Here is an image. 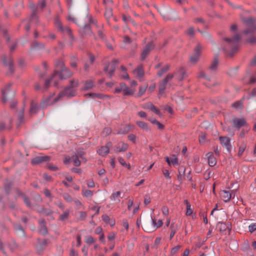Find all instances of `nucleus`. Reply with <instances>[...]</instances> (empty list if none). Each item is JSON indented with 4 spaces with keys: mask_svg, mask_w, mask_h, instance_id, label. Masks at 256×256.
Wrapping results in <instances>:
<instances>
[{
    "mask_svg": "<svg viewBox=\"0 0 256 256\" xmlns=\"http://www.w3.org/2000/svg\"><path fill=\"white\" fill-rule=\"evenodd\" d=\"M70 66L73 68H76V59L74 56H72L71 58Z\"/></svg>",
    "mask_w": 256,
    "mask_h": 256,
    "instance_id": "nucleus-52",
    "label": "nucleus"
},
{
    "mask_svg": "<svg viewBox=\"0 0 256 256\" xmlns=\"http://www.w3.org/2000/svg\"><path fill=\"white\" fill-rule=\"evenodd\" d=\"M78 86V80H71L70 86H67L64 92L60 93L58 96H54V94L50 95L41 103V106L44 108L47 106L52 105L56 103L60 98L64 96H66L68 97L74 96L76 94V90Z\"/></svg>",
    "mask_w": 256,
    "mask_h": 256,
    "instance_id": "nucleus-2",
    "label": "nucleus"
},
{
    "mask_svg": "<svg viewBox=\"0 0 256 256\" xmlns=\"http://www.w3.org/2000/svg\"><path fill=\"white\" fill-rule=\"evenodd\" d=\"M102 220L106 222V223H109L111 226H113L114 224V223H112V222H110V218L108 217V216H106V215H104L102 216Z\"/></svg>",
    "mask_w": 256,
    "mask_h": 256,
    "instance_id": "nucleus-53",
    "label": "nucleus"
},
{
    "mask_svg": "<svg viewBox=\"0 0 256 256\" xmlns=\"http://www.w3.org/2000/svg\"><path fill=\"white\" fill-rule=\"evenodd\" d=\"M165 159L168 165H170V164H178V160L176 157H175V156H174L170 160L169 158L167 156L165 158Z\"/></svg>",
    "mask_w": 256,
    "mask_h": 256,
    "instance_id": "nucleus-36",
    "label": "nucleus"
},
{
    "mask_svg": "<svg viewBox=\"0 0 256 256\" xmlns=\"http://www.w3.org/2000/svg\"><path fill=\"white\" fill-rule=\"evenodd\" d=\"M54 24L56 27L60 31L64 34H68L70 36V38H72L71 30L68 26L64 27L60 22L58 19H56Z\"/></svg>",
    "mask_w": 256,
    "mask_h": 256,
    "instance_id": "nucleus-10",
    "label": "nucleus"
},
{
    "mask_svg": "<svg viewBox=\"0 0 256 256\" xmlns=\"http://www.w3.org/2000/svg\"><path fill=\"white\" fill-rule=\"evenodd\" d=\"M34 48L38 49H42L44 48V44L43 43L35 42L33 44Z\"/></svg>",
    "mask_w": 256,
    "mask_h": 256,
    "instance_id": "nucleus-46",
    "label": "nucleus"
},
{
    "mask_svg": "<svg viewBox=\"0 0 256 256\" xmlns=\"http://www.w3.org/2000/svg\"><path fill=\"white\" fill-rule=\"evenodd\" d=\"M169 68L170 67L168 66H164V68H162V70H160V71L158 72V76H161L164 74L166 73V72L168 71Z\"/></svg>",
    "mask_w": 256,
    "mask_h": 256,
    "instance_id": "nucleus-41",
    "label": "nucleus"
},
{
    "mask_svg": "<svg viewBox=\"0 0 256 256\" xmlns=\"http://www.w3.org/2000/svg\"><path fill=\"white\" fill-rule=\"evenodd\" d=\"M180 248V246H178L172 248L171 250V254H176Z\"/></svg>",
    "mask_w": 256,
    "mask_h": 256,
    "instance_id": "nucleus-60",
    "label": "nucleus"
},
{
    "mask_svg": "<svg viewBox=\"0 0 256 256\" xmlns=\"http://www.w3.org/2000/svg\"><path fill=\"white\" fill-rule=\"evenodd\" d=\"M168 83L162 80L159 86V94H162L165 90L166 86Z\"/></svg>",
    "mask_w": 256,
    "mask_h": 256,
    "instance_id": "nucleus-32",
    "label": "nucleus"
},
{
    "mask_svg": "<svg viewBox=\"0 0 256 256\" xmlns=\"http://www.w3.org/2000/svg\"><path fill=\"white\" fill-rule=\"evenodd\" d=\"M94 60V56L92 54H90L89 60L84 65V69L86 71H88V70L90 66L93 64Z\"/></svg>",
    "mask_w": 256,
    "mask_h": 256,
    "instance_id": "nucleus-30",
    "label": "nucleus"
},
{
    "mask_svg": "<svg viewBox=\"0 0 256 256\" xmlns=\"http://www.w3.org/2000/svg\"><path fill=\"white\" fill-rule=\"evenodd\" d=\"M154 48V45L152 42L148 44L145 48L144 49L142 54L141 58L142 60H144L146 56L150 53V52Z\"/></svg>",
    "mask_w": 256,
    "mask_h": 256,
    "instance_id": "nucleus-14",
    "label": "nucleus"
},
{
    "mask_svg": "<svg viewBox=\"0 0 256 256\" xmlns=\"http://www.w3.org/2000/svg\"><path fill=\"white\" fill-rule=\"evenodd\" d=\"M176 74L178 75V78L180 80H182L184 78H186L187 76L183 68H180L178 70Z\"/></svg>",
    "mask_w": 256,
    "mask_h": 256,
    "instance_id": "nucleus-33",
    "label": "nucleus"
},
{
    "mask_svg": "<svg viewBox=\"0 0 256 256\" xmlns=\"http://www.w3.org/2000/svg\"><path fill=\"white\" fill-rule=\"evenodd\" d=\"M179 228L180 225L174 222H172L170 226V231L174 232H176Z\"/></svg>",
    "mask_w": 256,
    "mask_h": 256,
    "instance_id": "nucleus-43",
    "label": "nucleus"
},
{
    "mask_svg": "<svg viewBox=\"0 0 256 256\" xmlns=\"http://www.w3.org/2000/svg\"><path fill=\"white\" fill-rule=\"evenodd\" d=\"M83 32L85 34H89L92 32L89 25H84L83 27Z\"/></svg>",
    "mask_w": 256,
    "mask_h": 256,
    "instance_id": "nucleus-49",
    "label": "nucleus"
},
{
    "mask_svg": "<svg viewBox=\"0 0 256 256\" xmlns=\"http://www.w3.org/2000/svg\"><path fill=\"white\" fill-rule=\"evenodd\" d=\"M135 92V88L129 87L123 82L120 83V86L116 88L114 90L115 93L122 92L123 94L126 96H132Z\"/></svg>",
    "mask_w": 256,
    "mask_h": 256,
    "instance_id": "nucleus-4",
    "label": "nucleus"
},
{
    "mask_svg": "<svg viewBox=\"0 0 256 256\" xmlns=\"http://www.w3.org/2000/svg\"><path fill=\"white\" fill-rule=\"evenodd\" d=\"M11 128V124H6V122H0V130H10Z\"/></svg>",
    "mask_w": 256,
    "mask_h": 256,
    "instance_id": "nucleus-39",
    "label": "nucleus"
},
{
    "mask_svg": "<svg viewBox=\"0 0 256 256\" xmlns=\"http://www.w3.org/2000/svg\"><path fill=\"white\" fill-rule=\"evenodd\" d=\"M184 202L186 204V214L187 216H190L192 213V210L191 208V206L187 200H184Z\"/></svg>",
    "mask_w": 256,
    "mask_h": 256,
    "instance_id": "nucleus-40",
    "label": "nucleus"
},
{
    "mask_svg": "<svg viewBox=\"0 0 256 256\" xmlns=\"http://www.w3.org/2000/svg\"><path fill=\"white\" fill-rule=\"evenodd\" d=\"M46 240L42 241V246H36V248L38 250H42L44 249V248L46 246Z\"/></svg>",
    "mask_w": 256,
    "mask_h": 256,
    "instance_id": "nucleus-59",
    "label": "nucleus"
},
{
    "mask_svg": "<svg viewBox=\"0 0 256 256\" xmlns=\"http://www.w3.org/2000/svg\"><path fill=\"white\" fill-rule=\"evenodd\" d=\"M256 230V223H252L248 226V231L250 233Z\"/></svg>",
    "mask_w": 256,
    "mask_h": 256,
    "instance_id": "nucleus-50",
    "label": "nucleus"
},
{
    "mask_svg": "<svg viewBox=\"0 0 256 256\" xmlns=\"http://www.w3.org/2000/svg\"><path fill=\"white\" fill-rule=\"evenodd\" d=\"M79 214H80L79 218L80 220H84V219H85L86 218V212H79Z\"/></svg>",
    "mask_w": 256,
    "mask_h": 256,
    "instance_id": "nucleus-62",
    "label": "nucleus"
},
{
    "mask_svg": "<svg viewBox=\"0 0 256 256\" xmlns=\"http://www.w3.org/2000/svg\"><path fill=\"white\" fill-rule=\"evenodd\" d=\"M72 157L70 158V156H66L65 157L64 159V164H70V162H72Z\"/></svg>",
    "mask_w": 256,
    "mask_h": 256,
    "instance_id": "nucleus-63",
    "label": "nucleus"
},
{
    "mask_svg": "<svg viewBox=\"0 0 256 256\" xmlns=\"http://www.w3.org/2000/svg\"><path fill=\"white\" fill-rule=\"evenodd\" d=\"M233 193H234V190H232L230 191L223 190L220 191V196L224 202H226L230 201V198H232Z\"/></svg>",
    "mask_w": 256,
    "mask_h": 256,
    "instance_id": "nucleus-12",
    "label": "nucleus"
},
{
    "mask_svg": "<svg viewBox=\"0 0 256 256\" xmlns=\"http://www.w3.org/2000/svg\"><path fill=\"white\" fill-rule=\"evenodd\" d=\"M148 108H149L152 111L154 112L156 114H157L160 116H162V114L160 111L156 109V107L152 104H148Z\"/></svg>",
    "mask_w": 256,
    "mask_h": 256,
    "instance_id": "nucleus-35",
    "label": "nucleus"
},
{
    "mask_svg": "<svg viewBox=\"0 0 256 256\" xmlns=\"http://www.w3.org/2000/svg\"><path fill=\"white\" fill-rule=\"evenodd\" d=\"M83 154H84L83 152L78 153V154H74L72 156V162L74 163V166H80V162L79 160L78 157L80 156L82 158Z\"/></svg>",
    "mask_w": 256,
    "mask_h": 256,
    "instance_id": "nucleus-19",
    "label": "nucleus"
},
{
    "mask_svg": "<svg viewBox=\"0 0 256 256\" xmlns=\"http://www.w3.org/2000/svg\"><path fill=\"white\" fill-rule=\"evenodd\" d=\"M173 12H174L172 10L167 12L166 10L163 9L162 10L161 14L164 19L170 20L172 18L170 16V15Z\"/></svg>",
    "mask_w": 256,
    "mask_h": 256,
    "instance_id": "nucleus-29",
    "label": "nucleus"
},
{
    "mask_svg": "<svg viewBox=\"0 0 256 256\" xmlns=\"http://www.w3.org/2000/svg\"><path fill=\"white\" fill-rule=\"evenodd\" d=\"M206 156L208 160V164L210 166H214L216 163V158L214 156L212 152H208L206 154Z\"/></svg>",
    "mask_w": 256,
    "mask_h": 256,
    "instance_id": "nucleus-20",
    "label": "nucleus"
},
{
    "mask_svg": "<svg viewBox=\"0 0 256 256\" xmlns=\"http://www.w3.org/2000/svg\"><path fill=\"white\" fill-rule=\"evenodd\" d=\"M120 194L121 192L120 191L114 192L112 193L110 196L111 200L114 202L116 204H118L120 201Z\"/></svg>",
    "mask_w": 256,
    "mask_h": 256,
    "instance_id": "nucleus-18",
    "label": "nucleus"
},
{
    "mask_svg": "<svg viewBox=\"0 0 256 256\" xmlns=\"http://www.w3.org/2000/svg\"><path fill=\"white\" fill-rule=\"evenodd\" d=\"M82 194L86 198H91L93 195L92 192L90 190L82 191Z\"/></svg>",
    "mask_w": 256,
    "mask_h": 256,
    "instance_id": "nucleus-45",
    "label": "nucleus"
},
{
    "mask_svg": "<svg viewBox=\"0 0 256 256\" xmlns=\"http://www.w3.org/2000/svg\"><path fill=\"white\" fill-rule=\"evenodd\" d=\"M11 85V84H8L6 86V88H4L2 90V101L3 102H6L7 94L9 90V88L10 87Z\"/></svg>",
    "mask_w": 256,
    "mask_h": 256,
    "instance_id": "nucleus-24",
    "label": "nucleus"
},
{
    "mask_svg": "<svg viewBox=\"0 0 256 256\" xmlns=\"http://www.w3.org/2000/svg\"><path fill=\"white\" fill-rule=\"evenodd\" d=\"M232 106L236 109L240 108L242 106V102L241 101L236 102L232 104Z\"/></svg>",
    "mask_w": 256,
    "mask_h": 256,
    "instance_id": "nucleus-51",
    "label": "nucleus"
},
{
    "mask_svg": "<svg viewBox=\"0 0 256 256\" xmlns=\"http://www.w3.org/2000/svg\"><path fill=\"white\" fill-rule=\"evenodd\" d=\"M112 146L111 142H108L106 146H102L97 150V152L100 156H106L110 148Z\"/></svg>",
    "mask_w": 256,
    "mask_h": 256,
    "instance_id": "nucleus-11",
    "label": "nucleus"
},
{
    "mask_svg": "<svg viewBox=\"0 0 256 256\" xmlns=\"http://www.w3.org/2000/svg\"><path fill=\"white\" fill-rule=\"evenodd\" d=\"M86 184L90 188H92L94 186V183L92 180H88L86 182Z\"/></svg>",
    "mask_w": 256,
    "mask_h": 256,
    "instance_id": "nucleus-61",
    "label": "nucleus"
},
{
    "mask_svg": "<svg viewBox=\"0 0 256 256\" xmlns=\"http://www.w3.org/2000/svg\"><path fill=\"white\" fill-rule=\"evenodd\" d=\"M50 157L48 156H37L32 160V163L34 164H38L42 162H46L49 160Z\"/></svg>",
    "mask_w": 256,
    "mask_h": 256,
    "instance_id": "nucleus-21",
    "label": "nucleus"
},
{
    "mask_svg": "<svg viewBox=\"0 0 256 256\" xmlns=\"http://www.w3.org/2000/svg\"><path fill=\"white\" fill-rule=\"evenodd\" d=\"M233 126L239 130L241 127L247 126L246 120L244 118H234L232 120Z\"/></svg>",
    "mask_w": 256,
    "mask_h": 256,
    "instance_id": "nucleus-13",
    "label": "nucleus"
},
{
    "mask_svg": "<svg viewBox=\"0 0 256 256\" xmlns=\"http://www.w3.org/2000/svg\"><path fill=\"white\" fill-rule=\"evenodd\" d=\"M185 168L184 166H180L178 170V180L182 182L184 178Z\"/></svg>",
    "mask_w": 256,
    "mask_h": 256,
    "instance_id": "nucleus-27",
    "label": "nucleus"
},
{
    "mask_svg": "<svg viewBox=\"0 0 256 256\" xmlns=\"http://www.w3.org/2000/svg\"><path fill=\"white\" fill-rule=\"evenodd\" d=\"M2 62L4 64H6L8 67V73L12 74L14 72V70L12 67L13 62L11 58H9L7 60L6 56L2 58Z\"/></svg>",
    "mask_w": 256,
    "mask_h": 256,
    "instance_id": "nucleus-17",
    "label": "nucleus"
},
{
    "mask_svg": "<svg viewBox=\"0 0 256 256\" xmlns=\"http://www.w3.org/2000/svg\"><path fill=\"white\" fill-rule=\"evenodd\" d=\"M128 139L129 140L133 142L134 143H135L136 140V136L135 135H134L133 134H130L128 135Z\"/></svg>",
    "mask_w": 256,
    "mask_h": 256,
    "instance_id": "nucleus-56",
    "label": "nucleus"
},
{
    "mask_svg": "<svg viewBox=\"0 0 256 256\" xmlns=\"http://www.w3.org/2000/svg\"><path fill=\"white\" fill-rule=\"evenodd\" d=\"M64 198L66 201L70 202L72 200V198L71 196L68 194H64L63 195Z\"/></svg>",
    "mask_w": 256,
    "mask_h": 256,
    "instance_id": "nucleus-58",
    "label": "nucleus"
},
{
    "mask_svg": "<svg viewBox=\"0 0 256 256\" xmlns=\"http://www.w3.org/2000/svg\"><path fill=\"white\" fill-rule=\"evenodd\" d=\"M162 210L164 215L166 216L168 214V209L166 206H163Z\"/></svg>",
    "mask_w": 256,
    "mask_h": 256,
    "instance_id": "nucleus-64",
    "label": "nucleus"
},
{
    "mask_svg": "<svg viewBox=\"0 0 256 256\" xmlns=\"http://www.w3.org/2000/svg\"><path fill=\"white\" fill-rule=\"evenodd\" d=\"M242 21L248 26V28L244 32L245 34H250L256 30V27L254 26L256 20L254 18L252 17L244 18Z\"/></svg>",
    "mask_w": 256,
    "mask_h": 256,
    "instance_id": "nucleus-6",
    "label": "nucleus"
},
{
    "mask_svg": "<svg viewBox=\"0 0 256 256\" xmlns=\"http://www.w3.org/2000/svg\"><path fill=\"white\" fill-rule=\"evenodd\" d=\"M128 148V144L123 142H119L116 146L114 147V151L116 152H125Z\"/></svg>",
    "mask_w": 256,
    "mask_h": 256,
    "instance_id": "nucleus-16",
    "label": "nucleus"
},
{
    "mask_svg": "<svg viewBox=\"0 0 256 256\" xmlns=\"http://www.w3.org/2000/svg\"><path fill=\"white\" fill-rule=\"evenodd\" d=\"M220 140L221 144L224 146L228 150H230L231 144L230 138H229L221 136L220 138Z\"/></svg>",
    "mask_w": 256,
    "mask_h": 256,
    "instance_id": "nucleus-15",
    "label": "nucleus"
},
{
    "mask_svg": "<svg viewBox=\"0 0 256 256\" xmlns=\"http://www.w3.org/2000/svg\"><path fill=\"white\" fill-rule=\"evenodd\" d=\"M241 39L240 34H236L232 38H226L224 40L226 42L228 48L226 50L228 54L232 56L238 50L239 42Z\"/></svg>",
    "mask_w": 256,
    "mask_h": 256,
    "instance_id": "nucleus-3",
    "label": "nucleus"
},
{
    "mask_svg": "<svg viewBox=\"0 0 256 256\" xmlns=\"http://www.w3.org/2000/svg\"><path fill=\"white\" fill-rule=\"evenodd\" d=\"M105 16L107 18H110L112 16V10L110 8H108L106 9L105 14Z\"/></svg>",
    "mask_w": 256,
    "mask_h": 256,
    "instance_id": "nucleus-47",
    "label": "nucleus"
},
{
    "mask_svg": "<svg viewBox=\"0 0 256 256\" xmlns=\"http://www.w3.org/2000/svg\"><path fill=\"white\" fill-rule=\"evenodd\" d=\"M46 6V2L44 0H42L39 2L36 8L34 4H30V7L32 10V14L31 16V18L30 20L32 22H37L38 17L36 14V10L37 9L41 8H42Z\"/></svg>",
    "mask_w": 256,
    "mask_h": 256,
    "instance_id": "nucleus-7",
    "label": "nucleus"
},
{
    "mask_svg": "<svg viewBox=\"0 0 256 256\" xmlns=\"http://www.w3.org/2000/svg\"><path fill=\"white\" fill-rule=\"evenodd\" d=\"M151 220L152 226L150 227L148 224H144V229L148 232H150L156 230L158 228L160 227L163 224V222L161 220H158V222H156L154 219L152 218Z\"/></svg>",
    "mask_w": 256,
    "mask_h": 256,
    "instance_id": "nucleus-5",
    "label": "nucleus"
},
{
    "mask_svg": "<svg viewBox=\"0 0 256 256\" xmlns=\"http://www.w3.org/2000/svg\"><path fill=\"white\" fill-rule=\"evenodd\" d=\"M136 124L138 125V126L141 129L148 132L150 130V128L148 126V124L142 121H136Z\"/></svg>",
    "mask_w": 256,
    "mask_h": 256,
    "instance_id": "nucleus-25",
    "label": "nucleus"
},
{
    "mask_svg": "<svg viewBox=\"0 0 256 256\" xmlns=\"http://www.w3.org/2000/svg\"><path fill=\"white\" fill-rule=\"evenodd\" d=\"M244 150H245V146H240L238 150V156H242V154Z\"/></svg>",
    "mask_w": 256,
    "mask_h": 256,
    "instance_id": "nucleus-57",
    "label": "nucleus"
},
{
    "mask_svg": "<svg viewBox=\"0 0 256 256\" xmlns=\"http://www.w3.org/2000/svg\"><path fill=\"white\" fill-rule=\"evenodd\" d=\"M38 110V106L36 104L32 102L31 103L30 108V114H33L37 112Z\"/></svg>",
    "mask_w": 256,
    "mask_h": 256,
    "instance_id": "nucleus-34",
    "label": "nucleus"
},
{
    "mask_svg": "<svg viewBox=\"0 0 256 256\" xmlns=\"http://www.w3.org/2000/svg\"><path fill=\"white\" fill-rule=\"evenodd\" d=\"M118 63V61L114 60L104 67V71L108 76L110 78L113 76Z\"/></svg>",
    "mask_w": 256,
    "mask_h": 256,
    "instance_id": "nucleus-9",
    "label": "nucleus"
},
{
    "mask_svg": "<svg viewBox=\"0 0 256 256\" xmlns=\"http://www.w3.org/2000/svg\"><path fill=\"white\" fill-rule=\"evenodd\" d=\"M45 221L44 220H42L40 221V228L39 232L42 235H44L47 233V228L45 226Z\"/></svg>",
    "mask_w": 256,
    "mask_h": 256,
    "instance_id": "nucleus-26",
    "label": "nucleus"
},
{
    "mask_svg": "<svg viewBox=\"0 0 256 256\" xmlns=\"http://www.w3.org/2000/svg\"><path fill=\"white\" fill-rule=\"evenodd\" d=\"M218 64V58L217 57H215L214 60L210 65L208 70L212 73L214 72L217 68Z\"/></svg>",
    "mask_w": 256,
    "mask_h": 256,
    "instance_id": "nucleus-22",
    "label": "nucleus"
},
{
    "mask_svg": "<svg viewBox=\"0 0 256 256\" xmlns=\"http://www.w3.org/2000/svg\"><path fill=\"white\" fill-rule=\"evenodd\" d=\"M86 95L90 97H92V98H102L104 97H108L107 96H104L100 94H97V93H89L88 94Z\"/></svg>",
    "mask_w": 256,
    "mask_h": 256,
    "instance_id": "nucleus-38",
    "label": "nucleus"
},
{
    "mask_svg": "<svg viewBox=\"0 0 256 256\" xmlns=\"http://www.w3.org/2000/svg\"><path fill=\"white\" fill-rule=\"evenodd\" d=\"M147 88H148L147 85H146L144 86H140L139 89L138 96H141L142 95H143L144 94V93L145 92Z\"/></svg>",
    "mask_w": 256,
    "mask_h": 256,
    "instance_id": "nucleus-44",
    "label": "nucleus"
},
{
    "mask_svg": "<svg viewBox=\"0 0 256 256\" xmlns=\"http://www.w3.org/2000/svg\"><path fill=\"white\" fill-rule=\"evenodd\" d=\"M116 236V233L114 232H112L109 234L108 235V240H112L115 238Z\"/></svg>",
    "mask_w": 256,
    "mask_h": 256,
    "instance_id": "nucleus-54",
    "label": "nucleus"
},
{
    "mask_svg": "<svg viewBox=\"0 0 256 256\" xmlns=\"http://www.w3.org/2000/svg\"><path fill=\"white\" fill-rule=\"evenodd\" d=\"M69 214V211L66 210L62 214L60 215V219L62 220H64L68 218Z\"/></svg>",
    "mask_w": 256,
    "mask_h": 256,
    "instance_id": "nucleus-48",
    "label": "nucleus"
},
{
    "mask_svg": "<svg viewBox=\"0 0 256 256\" xmlns=\"http://www.w3.org/2000/svg\"><path fill=\"white\" fill-rule=\"evenodd\" d=\"M134 74L138 78H141L144 76V70L142 66H139L133 71Z\"/></svg>",
    "mask_w": 256,
    "mask_h": 256,
    "instance_id": "nucleus-23",
    "label": "nucleus"
},
{
    "mask_svg": "<svg viewBox=\"0 0 256 256\" xmlns=\"http://www.w3.org/2000/svg\"><path fill=\"white\" fill-rule=\"evenodd\" d=\"M187 34L190 36H193L194 34V28L192 27L190 28L187 30Z\"/></svg>",
    "mask_w": 256,
    "mask_h": 256,
    "instance_id": "nucleus-55",
    "label": "nucleus"
},
{
    "mask_svg": "<svg viewBox=\"0 0 256 256\" xmlns=\"http://www.w3.org/2000/svg\"><path fill=\"white\" fill-rule=\"evenodd\" d=\"M122 20L126 22V23H132V24L135 25V22L134 20L132 18L128 15H123L122 16Z\"/></svg>",
    "mask_w": 256,
    "mask_h": 256,
    "instance_id": "nucleus-37",
    "label": "nucleus"
},
{
    "mask_svg": "<svg viewBox=\"0 0 256 256\" xmlns=\"http://www.w3.org/2000/svg\"><path fill=\"white\" fill-rule=\"evenodd\" d=\"M202 49V46L198 44L194 49V54L190 56V60L191 63L194 64L198 60Z\"/></svg>",
    "mask_w": 256,
    "mask_h": 256,
    "instance_id": "nucleus-8",
    "label": "nucleus"
},
{
    "mask_svg": "<svg viewBox=\"0 0 256 256\" xmlns=\"http://www.w3.org/2000/svg\"><path fill=\"white\" fill-rule=\"evenodd\" d=\"M94 86V82L93 80H90L86 81L84 84V90H88L91 89Z\"/></svg>",
    "mask_w": 256,
    "mask_h": 256,
    "instance_id": "nucleus-31",
    "label": "nucleus"
},
{
    "mask_svg": "<svg viewBox=\"0 0 256 256\" xmlns=\"http://www.w3.org/2000/svg\"><path fill=\"white\" fill-rule=\"evenodd\" d=\"M56 70L50 78L46 80L44 87L47 89L50 82H53L54 86L58 84V80L66 79L71 76L73 74L68 68H66L62 60H58L55 62Z\"/></svg>",
    "mask_w": 256,
    "mask_h": 256,
    "instance_id": "nucleus-1",
    "label": "nucleus"
},
{
    "mask_svg": "<svg viewBox=\"0 0 256 256\" xmlns=\"http://www.w3.org/2000/svg\"><path fill=\"white\" fill-rule=\"evenodd\" d=\"M16 232L19 236H24V230L21 226L16 224L14 226Z\"/></svg>",
    "mask_w": 256,
    "mask_h": 256,
    "instance_id": "nucleus-28",
    "label": "nucleus"
},
{
    "mask_svg": "<svg viewBox=\"0 0 256 256\" xmlns=\"http://www.w3.org/2000/svg\"><path fill=\"white\" fill-rule=\"evenodd\" d=\"M84 241L86 244H94L96 242V240L92 236H86Z\"/></svg>",
    "mask_w": 256,
    "mask_h": 256,
    "instance_id": "nucleus-42",
    "label": "nucleus"
}]
</instances>
